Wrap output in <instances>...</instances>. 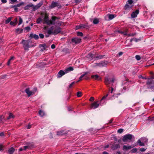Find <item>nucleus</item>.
I'll return each instance as SVG.
<instances>
[{"instance_id":"nucleus-1","label":"nucleus","mask_w":154,"mask_h":154,"mask_svg":"<svg viewBox=\"0 0 154 154\" xmlns=\"http://www.w3.org/2000/svg\"><path fill=\"white\" fill-rule=\"evenodd\" d=\"M60 18L58 17H56L54 16H53L51 18V19L49 20L48 19V17L47 16H45L44 18V23H46L48 25H54L57 24L59 26H60L61 25V22L59 21H57L56 22V21L57 20H59Z\"/></svg>"},{"instance_id":"nucleus-2","label":"nucleus","mask_w":154,"mask_h":154,"mask_svg":"<svg viewBox=\"0 0 154 154\" xmlns=\"http://www.w3.org/2000/svg\"><path fill=\"white\" fill-rule=\"evenodd\" d=\"M152 79H154V75L150 78L148 79L149 80L146 82V84L148 85L147 88H154V81L152 80Z\"/></svg>"},{"instance_id":"nucleus-3","label":"nucleus","mask_w":154,"mask_h":154,"mask_svg":"<svg viewBox=\"0 0 154 154\" xmlns=\"http://www.w3.org/2000/svg\"><path fill=\"white\" fill-rule=\"evenodd\" d=\"M116 80V79L114 77L112 78H109L108 77H106L105 78L104 82L107 85L111 83H113Z\"/></svg>"},{"instance_id":"nucleus-4","label":"nucleus","mask_w":154,"mask_h":154,"mask_svg":"<svg viewBox=\"0 0 154 154\" xmlns=\"http://www.w3.org/2000/svg\"><path fill=\"white\" fill-rule=\"evenodd\" d=\"M51 29L53 31V34H57L61 32V28L59 26H52Z\"/></svg>"},{"instance_id":"nucleus-5","label":"nucleus","mask_w":154,"mask_h":154,"mask_svg":"<svg viewBox=\"0 0 154 154\" xmlns=\"http://www.w3.org/2000/svg\"><path fill=\"white\" fill-rule=\"evenodd\" d=\"M108 62L106 61H101L99 63H96L94 64V66H98L100 67L106 66Z\"/></svg>"},{"instance_id":"nucleus-6","label":"nucleus","mask_w":154,"mask_h":154,"mask_svg":"<svg viewBox=\"0 0 154 154\" xmlns=\"http://www.w3.org/2000/svg\"><path fill=\"white\" fill-rule=\"evenodd\" d=\"M133 137H134L132 134H126L123 137L122 140L124 142H126L128 140L132 139Z\"/></svg>"},{"instance_id":"nucleus-7","label":"nucleus","mask_w":154,"mask_h":154,"mask_svg":"<svg viewBox=\"0 0 154 154\" xmlns=\"http://www.w3.org/2000/svg\"><path fill=\"white\" fill-rule=\"evenodd\" d=\"M55 7H57L59 9H60L61 6L60 4L57 2H55L54 1L52 2L51 5L50 6V8H53Z\"/></svg>"},{"instance_id":"nucleus-8","label":"nucleus","mask_w":154,"mask_h":154,"mask_svg":"<svg viewBox=\"0 0 154 154\" xmlns=\"http://www.w3.org/2000/svg\"><path fill=\"white\" fill-rule=\"evenodd\" d=\"M29 41L28 40H23L22 41V43L23 45V47L25 50H28V48H29Z\"/></svg>"},{"instance_id":"nucleus-9","label":"nucleus","mask_w":154,"mask_h":154,"mask_svg":"<svg viewBox=\"0 0 154 154\" xmlns=\"http://www.w3.org/2000/svg\"><path fill=\"white\" fill-rule=\"evenodd\" d=\"M34 91H32L29 90V88H26L25 90V92L27 94V96L28 97L30 96L31 95H33L34 94L35 92L37 90V88H34Z\"/></svg>"},{"instance_id":"nucleus-10","label":"nucleus","mask_w":154,"mask_h":154,"mask_svg":"<svg viewBox=\"0 0 154 154\" xmlns=\"http://www.w3.org/2000/svg\"><path fill=\"white\" fill-rule=\"evenodd\" d=\"M43 2H41L38 4H37L36 5L34 6L33 5V6L32 7L33 8V11H35L38 8H39L41 6L43 5Z\"/></svg>"},{"instance_id":"nucleus-11","label":"nucleus","mask_w":154,"mask_h":154,"mask_svg":"<svg viewBox=\"0 0 154 154\" xmlns=\"http://www.w3.org/2000/svg\"><path fill=\"white\" fill-rule=\"evenodd\" d=\"M99 106V104L97 103V101L91 104V108L94 109L97 108Z\"/></svg>"},{"instance_id":"nucleus-12","label":"nucleus","mask_w":154,"mask_h":154,"mask_svg":"<svg viewBox=\"0 0 154 154\" xmlns=\"http://www.w3.org/2000/svg\"><path fill=\"white\" fill-rule=\"evenodd\" d=\"M81 41V39L78 38H75L72 39V42L75 44H78Z\"/></svg>"},{"instance_id":"nucleus-13","label":"nucleus","mask_w":154,"mask_h":154,"mask_svg":"<svg viewBox=\"0 0 154 154\" xmlns=\"http://www.w3.org/2000/svg\"><path fill=\"white\" fill-rule=\"evenodd\" d=\"M139 13V11L138 10H136L135 11L133 12L131 14V17L132 18H135L137 17V14Z\"/></svg>"},{"instance_id":"nucleus-14","label":"nucleus","mask_w":154,"mask_h":154,"mask_svg":"<svg viewBox=\"0 0 154 154\" xmlns=\"http://www.w3.org/2000/svg\"><path fill=\"white\" fill-rule=\"evenodd\" d=\"M66 73L65 71H63L62 70H60L58 73L57 77L58 78H60Z\"/></svg>"},{"instance_id":"nucleus-15","label":"nucleus","mask_w":154,"mask_h":154,"mask_svg":"<svg viewBox=\"0 0 154 154\" xmlns=\"http://www.w3.org/2000/svg\"><path fill=\"white\" fill-rule=\"evenodd\" d=\"M29 37L31 38H34L35 39L37 40L39 38L38 36L36 34H30Z\"/></svg>"},{"instance_id":"nucleus-16","label":"nucleus","mask_w":154,"mask_h":154,"mask_svg":"<svg viewBox=\"0 0 154 154\" xmlns=\"http://www.w3.org/2000/svg\"><path fill=\"white\" fill-rule=\"evenodd\" d=\"M133 6V5H129L128 4H127L125 6V10H130L131 8Z\"/></svg>"},{"instance_id":"nucleus-17","label":"nucleus","mask_w":154,"mask_h":154,"mask_svg":"<svg viewBox=\"0 0 154 154\" xmlns=\"http://www.w3.org/2000/svg\"><path fill=\"white\" fill-rule=\"evenodd\" d=\"M33 6V4L32 3H30L29 4L26 5L24 8V9L25 10H28L30 8H32Z\"/></svg>"},{"instance_id":"nucleus-18","label":"nucleus","mask_w":154,"mask_h":154,"mask_svg":"<svg viewBox=\"0 0 154 154\" xmlns=\"http://www.w3.org/2000/svg\"><path fill=\"white\" fill-rule=\"evenodd\" d=\"M120 145L119 144H115L113 145L112 146V148L113 150H115L119 148Z\"/></svg>"},{"instance_id":"nucleus-19","label":"nucleus","mask_w":154,"mask_h":154,"mask_svg":"<svg viewBox=\"0 0 154 154\" xmlns=\"http://www.w3.org/2000/svg\"><path fill=\"white\" fill-rule=\"evenodd\" d=\"M40 47L42 48L41 49V51H43L44 50H46L47 48L46 45L45 44H43L40 45Z\"/></svg>"},{"instance_id":"nucleus-20","label":"nucleus","mask_w":154,"mask_h":154,"mask_svg":"<svg viewBox=\"0 0 154 154\" xmlns=\"http://www.w3.org/2000/svg\"><path fill=\"white\" fill-rule=\"evenodd\" d=\"M15 151V149L13 147L10 148L8 150V153L9 154H12Z\"/></svg>"},{"instance_id":"nucleus-21","label":"nucleus","mask_w":154,"mask_h":154,"mask_svg":"<svg viewBox=\"0 0 154 154\" xmlns=\"http://www.w3.org/2000/svg\"><path fill=\"white\" fill-rule=\"evenodd\" d=\"M106 16L108 17L109 20H111L115 17V15L111 14H108Z\"/></svg>"},{"instance_id":"nucleus-22","label":"nucleus","mask_w":154,"mask_h":154,"mask_svg":"<svg viewBox=\"0 0 154 154\" xmlns=\"http://www.w3.org/2000/svg\"><path fill=\"white\" fill-rule=\"evenodd\" d=\"M73 70V68L72 67H69L68 68H67L65 70V71L66 72V73H67L68 72H69L70 71H72Z\"/></svg>"},{"instance_id":"nucleus-23","label":"nucleus","mask_w":154,"mask_h":154,"mask_svg":"<svg viewBox=\"0 0 154 154\" xmlns=\"http://www.w3.org/2000/svg\"><path fill=\"white\" fill-rule=\"evenodd\" d=\"M88 72H85V73H84V74L82 75L79 78V80L77 82H79V81L82 80V78L84 77L88 73Z\"/></svg>"},{"instance_id":"nucleus-24","label":"nucleus","mask_w":154,"mask_h":154,"mask_svg":"<svg viewBox=\"0 0 154 154\" xmlns=\"http://www.w3.org/2000/svg\"><path fill=\"white\" fill-rule=\"evenodd\" d=\"M132 148V147H131V146H127L124 145L123 146V149H125V150H128V149H131Z\"/></svg>"},{"instance_id":"nucleus-25","label":"nucleus","mask_w":154,"mask_h":154,"mask_svg":"<svg viewBox=\"0 0 154 154\" xmlns=\"http://www.w3.org/2000/svg\"><path fill=\"white\" fill-rule=\"evenodd\" d=\"M23 30V29L18 28L16 29V33H17L18 34H20L22 32Z\"/></svg>"},{"instance_id":"nucleus-26","label":"nucleus","mask_w":154,"mask_h":154,"mask_svg":"<svg viewBox=\"0 0 154 154\" xmlns=\"http://www.w3.org/2000/svg\"><path fill=\"white\" fill-rule=\"evenodd\" d=\"M24 4V2H21L20 3L16 5H15L14 7H20V6L22 5H23Z\"/></svg>"},{"instance_id":"nucleus-27","label":"nucleus","mask_w":154,"mask_h":154,"mask_svg":"<svg viewBox=\"0 0 154 154\" xmlns=\"http://www.w3.org/2000/svg\"><path fill=\"white\" fill-rule=\"evenodd\" d=\"M14 116L13 115L12 113H10L9 114V116L7 118V119H9L12 118H14Z\"/></svg>"},{"instance_id":"nucleus-28","label":"nucleus","mask_w":154,"mask_h":154,"mask_svg":"<svg viewBox=\"0 0 154 154\" xmlns=\"http://www.w3.org/2000/svg\"><path fill=\"white\" fill-rule=\"evenodd\" d=\"M14 57H12L9 60L7 63V65H9L10 64V62H11V61L14 60Z\"/></svg>"},{"instance_id":"nucleus-29","label":"nucleus","mask_w":154,"mask_h":154,"mask_svg":"<svg viewBox=\"0 0 154 154\" xmlns=\"http://www.w3.org/2000/svg\"><path fill=\"white\" fill-rule=\"evenodd\" d=\"M39 115L41 117H43L45 115V113L43 111L40 110L39 111Z\"/></svg>"},{"instance_id":"nucleus-30","label":"nucleus","mask_w":154,"mask_h":154,"mask_svg":"<svg viewBox=\"0 0 154 154\" xmlns=\"http://www.w3.org/2000/svg\"><path fill=\"white\" fill-rule=\"evenodd\" d=\"M105 56V55H100L97 56L96 57V58H97L98 59H100L104 58Z\"/></svg>"},{"instance_id":"nucleus-31","label":"nucleus","mask_w":154,"mask_h":154,"mask_svg":"<svg viewBox=\"0 0 154 154\" xmlns=\"http://www.w3.org/2000/svg\"><path fill=\"white\" fill-rule=\"evenodd\" d=\"M64 134L63 133V131H57V135H62Z\"/></svg>"},{"instance_id":"nucleus-32","label":"nucleus","mask_w":154,"mask_h":154,"mask_svg":"<svg viewBox=\"0 0 154 154\" xmlns=\"http://www.w3.org/2000/svg\"><path fill=\"white\" fill-rule=\"evenodd\" d=\"M137 143L140 146H144V144L143 142H142L140 140H138L137 141Z\"/></svg>"},{"instance_id":"nucleus-33","label":"nucleus","mask_w":154,"mask_h":154,"mask_svg":"<svg viewBox=\"0 0 154 154\" xmlns=\"http://www.w3.org/2000/svg\"><path fill=\"white\" fill-rule=\"evenodd\" d=\"M91 77L92 78L94 79L95 80H97L99 78L98 75H92Z\"/></svg>"},{"instance_id":"nucleus-34","label":"nucleus","mask_w":154,"mask_h":154,"mask_svg":"<svg viewBox=\"0 0 154 154\" xmlns=\"http://www.w3.org/2000/svg\"><path fill=\"white\" fill-rule=\"evenodd\" d=\"M47 33L48 34H49V35H50L51 34H53V31L51 29H49L47 31Z\"/></svg>"},{"instance_id":"nucleus-35","label":"nucleus","mask_w":154,"mask_h":154,"mask_svg":"<svg viewBox=\"0 0 154 154\" xmlns=\"http://www.w3.org/2000/svg\"><path fill=\"white\" fill-rule=\"evenodd\" d=\"M99 22V20L97 19H94L93 21V23L94 24H97Z\"/></svg>"},{"instance_id":"nucleus-36","label":"nucleus","mask_w":154,"mask_h":154,"mask_svg":"<svg viewBox=\"0 0 154 154\" xmlns=\"http://www.w3.org/2000/svg\"><path fill=\"white\" fill-rule=\"evenodd\" d=\"M12 18L11 17H9L8 18V19L5 21V23L6 24L8 23L9 22H10Z\"/></svg>"},{"instance_id":"nucleus-37","label":"nucleus","mask_w":154,"mask_h":154,"mask_svg":"<svg viewBox=\"0 0 154 154\" xmlns=\"http://www.w3.org/2000/svg\"><path fill=\"white\" fill-rule=\"evenodd\" d=\"M27 146H29V149H31L33 146L32 144L29 143H27Z\"/></svg>"},{"instance_id":"nucleus-38","label":"nucleus","mask_w":154,"mask_h":154,"mask_svg":"<svg viewBox=\"0 0 154 154\" xmlns=\"http://www.w3.org/2000/svg\"><path fill=\"white\" fill-rule=\"evenodd\" d=\"M42 21V19L40 17L38 18L37 19L36 23L38 24L39 23Z\"/></svg>"},{"instance_id":"nucleus-39","label":"nucleus","mask_w":154,"mask_h":154,"mask_svg":"<svg viewBox=\"0 0 154 154\" xmlns=\"http://www.w3.org/2000/svg\"><path fill=\"white\" fill-rule=\"evenodd\" d=\"M80 26L81 29H83L84 28H86V27L87 26L86 25L84 24H80Z\"/></svg>"},{"instance_id":"nucleus-40","label":"nucleus","mask_w":154,"mask_h":154,"mask_svg":"<svg viewBox=\"0 0 154 154\" xmlns=\"http://www.w3.org/2000/svg\"><path fill=\"white\" fill-rule=\"evenodd\" d=\"M4 119V117L3 115L0 116V123H2L3 119Z\"/></svg>"},{"instance_id":"nucleus-41","label":"nucleus","mask_w":154,"mask_h":154,"mask_svg":"<svg viewBox=\"0 0 154 154\" xmlns=\"http://www.w3.org/2000/svg\"><path fill=\"white\" fill-rule=\"evenodd\" d=\"M108 94H107L106 95L104 96L100 100V101L101 102L103 100H105L106 99V97L108 96Z\"/></svg>"},{"instance_id":"nucleus-42","label":"nucleus","mask_w":154,"mask_h":154,"mask_svg":"<svg viewBox=\"0 0 154 154\" xmlns=\"http://www.w3.org/2000/svg\"><path fill=\"white\" fill-rule=\"evenodd\" d=\"M77 35L78 36H83V34L82 33V32H78L77 33Z\"/></svg>"},{"instance_id":"nucleus-43","label":"nucleus","mask_w":154,"mask_h":154,"mask_svg":"<svg viewBox=\"0 0 154 154\" xmlns=\"http://www.w3.org/2000/svg\"><path fill=\"white\" fill-rule=\"evenodd\" d=\"M77 94L78 97H80L82 95V92L80 91H78L77 92Z\"/></svg>"},{"instance_id":"nucleus-44","label":"nucleus","mask_w":154,"mask_h":154,"mask_svg":"<svg viewBox=\"0 0 154 154\" xmlns=\"http://www.w3.org/2000/svg\"><path fill=\"white\" fill-rule=\"evenodd\" d=\"M23 22V20L22 18L20 17H19V21L18 23V25H20Z\"/></svg>"},{"instance_id":"nucleus-45","label":"nucleus","mask_w":154,"mask_h":154,"mask_svg":"<svg viewBox=\"0 0 154 154\" xmlns=\"http://www.w3.org/2000/svg\"><path fill=\"white\" fill-rule=\"evenodd\" d=\"M128 4H129L130 5H132V4L133 2V0H128Z\"/></svg>"},{"instance_id":"nucleus-46","label":"nucleus","mask_w":154,"mask_h":154,"mask_svg":"<svg viewBox=\"0 0 154 154\" xmlns=\"http://www.w3.org/2000/svg\"><path fill=\"white\" fill-rule=\"evenodd\" d=\"M39 36L41 38H43L44 37V34L42 33L39 34Z\"/></svg>"},{"instance_id":"nucleus-47","label":"nucleus","mask_w":154,"mask_h":154,"mask_svg":"<svg viewBox=\"0 0 154 154\" xmlns=\"http://www.w3.org/2000/svg\"><path fill=\"white\" fill-rule=\"evenodd\" d=\"M131 152L132 153H135L137 151V149L136 148H134L131 150Z\"/></svg>"},{"instance_id":"nucleus-48","label":"nucleus","mask_w":154,"mask_h":154,"mask_svg":"<svg viewBox=\"0 0 154 154\" xmlns=\"http://www.w3.org/2000/svg\"><path fill=\"white\" fill-rule=\"evenodd\" d=\"M135 58L136 59L138 60H140V56L138 55H137L135 56Z\"/></svg>"},{"instance_id":"nucleus-49","label":"nucleus","mask_w":154,"mask_h":154,"mask_svg":"<svg viewBox=\"0 0 154 154\" xmlns=\"http://www.w3.org/2000/svg\"><path fill=\"white\" fill-rule=\"evenodd\" d=\"M123 131V129H120L118 130V132L119 133H122Z\"/></svg>"},{"instance_id":"nucleus-50","label":"nucleus","mask_w":154,"mask_h":154,"mask_svg":"<svg viewBox=\"0 0 154 154\" xmlns=\"http://www.w3.org/2000/svg\"><path fill=\"white\" fill-rule=\"evenodd\" d=\"M93 54L91 53H90L87 55V57L92 58L93 57Z\"/></svg>"},{"instance_id":"nucleus-51","label":"nucleus","mask_w":154,"mask_h":154,"mask_svg":"<svg viewBox=\"0 0 154 154\" xmlns=\"http://www.w3.org/2000/svg\"><path fill=\"white\" fill-rule=\"evenodd\" d=\"M25 29L29 31L30 30V27L29 26H27L25 28Z\"/></svg>"},{"instance_id":"nucleus-52","label":"nucleus","mask_w":154,"mask_h":154,"mask_svg":"<svg viewBox=\"0 0 154 154\" xmlns=\"http://www.w3.org/2000/svg\"><path fill=\"white\" fill-rule=\"evenodd\" d=\"M75 83V82H72L71 84H70V85H69V88H71Z\"/></svg>"},{"instance_id":"nucleus-53","label":"nucleus","mask_w":154,"mask_h":154,"mask_svg":"<svg viewBox=\"0 0 154 154\" xmlns=\"http://www.w3.org/2000/svg\"><path fill=\"white\" fill-rule=\"evenodd\" d=\"M139 78H142L144 79H146V78L145 77H143L142 75H140L139 76Z\"/></svg>"},{"instance_id":"nucleus-54","label":"nucleus","mask_w":154,"mask_h":154,"mask_svg":"<svg viewBox=\"0 0 154 154\" xmlns=\"http://www.w3.org/2000/svg\"><path fill=\"white\" fill-rule=\"evenodd\" d=\"M3 146L2 145H0V151H3Z\"/></svg>"},{"instance_id":"nucleus-55","label":"nucleus","mask_w":154,"mask_h":154,"mask_svg":"<svg viewBox=\"0 0 154 154\" xmlns=\"http://www.w3.org/2000/svg\"><path fill=\"white\" fill-rule=\"evenodd\" d=\"M128 30L126 29L125 31V32H124V33L123 34L124 35H128V34H127V32Z\"/></svg>"},{"instance_id":"nucleus-56","label":"nucleus","mask_w":154,"mask_h":154,"mask_svg":"<svg viewBox=\"0 0 154 154\" xmlns=\"http://www.w3.org/2000/svg\"><path fill=\"white\" fill-rule=\"evenodd\" d=\"M10 24L11 25H14V26L15 25V23L13 21H11L10 22Z\"/></svg>"},{"instance_id":"nucleus-57","label":"nucleus","mask_w":154,"mask_h":154,"mask_svg":"<svg viewBox=\"0 0 154 154\" xmlns=\"http://www.w3.org/2000/svg\"><path fill=\"white\" fill-rule=\"evenodd\" d=\"M55 45L54 44H52L51 45V48L52 49H54L55 48Z\"/></svg>"},{"instance_id":"nucleus-58","label":"nucleus","mask_w":154,"mask_h":154,"mask_svg":"<svg viewBox=\"0 0 154 154\" xmlns=\"http://www.w3.org/2000/svg\"><path fill=\"white\" fill-rule=\"evenodd\" d=\"M81 29L80 25L79 26H77L76 27V29Z\"/></svg>"},{"instance_id":"nucleus-59","label":"nucleus","mask_w":154,"mask_h":154,"mask_svg":"<svg viewBox=\"0 0 154 154\" xmlns=\"http://www.w3.org/2000/svg\"><path fill=\"white\" fill-rule=\"evenodd\" d=\"M140 150L141 152H144L145 151L146 149L144 148H141L140 149Z\"/></svg>"},{"instance_id":"nucleus-60","label":"nucleus","mask_w":154,"mask_h":154,"mask_svg":"<svg viewBox=\"0 0 154 154\" xmlns=\"http://www.w3.org/2000/svg\"><path fill=\"white\" fill-rule=\"evenodd\" d=\"M28 147H29V146H24L23 149L24 150H26L27 149H29V148Z\"/></svg>"},{"instance_id":"nucleus-61","label":"nucleus","mask_w":154,"mask_h":154,"mask_svg":"<svg viewBox=\"0 0 154 154\" xmlns=\"http://www.w3.org/2000/svg\"><path fill=\"white\" fill-rule=\"evenodd\" d=\"M134 41L135 42H137L138 41L140 40L139 39H137L136 38H134Z\"/></svg>"},{"instance_id":"nucleus-62","label":"nucleus","mask_w":154,"mask_h":154,"mask_svg":"<svg viewBox=\"0 0 154 154\" xmlns=\"http://www.w3.org/2000/svg\"><path fill=\"white\" fill-rule=\"evenodd\" d=\"M94 100V98L93 97H91L90 98V101H93Z\"/></svg>"},{"instance_id":"nucleus-63","label":"nucleus","mask_w":154,"mask_h":154,"mask_svg":"<svg viewBox=\"0 0 154 154\" xmlns=\"http://www.w3.org/2000/svg\"><path fill=\"white\" fill-rule=\"evenodd\" d=\"M31 127V125H29L26 126V128L27 129H30Z\"/></svg>"},{"instance_id":"nucleus-64","label":"nucleus","mask_w":154,"mask_h":154,"mask_svg":"<svg viewBox=\"0 0 154 154\" xmlns=\"http://www.w3.org/2000/svg\"><path fill=\"white\" fill-rule=\"evenodd\" d=\"M4 136V133L2 132L0 133V136Z\"/></svg>"}]
</instances>
